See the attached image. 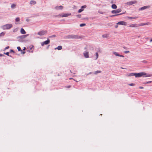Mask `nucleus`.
I'll return each instance as SVG.
<instances>
[{"mask_svg":"<svg viewBox=\"0 0 152 152\" xmlns=\"http://www.w3.org/2000/svg\"><path fill=\"white\" fill-rule=\"evenodd\" d=\"M135 76L136 77H139L144 76V77H150L152 76L151 74H147L144 72H142L137 73H135Z\"/></svg>","mask_w":152,"mask_h":152,"instance_id":"1","label":"nucleus"},{"mask_svg":"<svg viewBox=\"0 0 152 152\" xmlns=\"http://www.w3.org/2000/svg\"><path fill=\"white\" fill-rule=\"evenodd\" d=\"M12 26V25L11 24H8L3 26L2 28L3 30L9 29L11 28Z\"/></svg>","mask_w":152,"mask_h":152,"instance_id":"2","label":"nucleus"},{"mask_svg":"<svg viewBox=\"0 0 152 152\" xmlns=\"http://www.w3.org/2000/svg\"><path fill=\"white\" fill-rule=\"evenodd\" d=\"M67 38L69 39H79L80 37L78 36L73 34L67 36Z\"/></svg>","mask_w":152,"mask_h":152,"instance_id":"3","label":"nucleus"},{"mask_svg":"<svg viewBox=\"0 0 152 152\" xmlns=\"http://www.w3.org/2000/svg\"><path fill=\"white\" fill-rule=\"evenodd\" d=\"M47 33V31L46 30H42L39 31L38 33V34L40 36L43 35Z\"/></svg>","mask_w":152,"mask_h":152,"instance_id":"4","label":"nucleus"},{"mask_svg":"<svg viewBox=\"0 0 152 152\" xmlns=\"http://www.w3.org/2000/svg\"><path fill=\"white\" fill-rule=\"evenodd\" d=\"M121 11V9H118L116 10H113L111 12L113 14L117 13L120 12Z\"/></svg>","mask_w":152,"mask_h":152,"instance_id":"5","label":"nucleus"},{"mask_svg":"<svg viewBox=\"0 0 152 152\" xmlns=\"http://www.w3.org/2000/svg\"><path fill=\"white\" fill-rule=\"evenodd\" d=\"M50 42V39H48L47 40L41 43V45L42 46H43L45 45H47L49 44Z\"/></svg>","mask_w":152,"mask_h":152,"instance_id":"6","label":"nucleus"},{"mask_svg":"<svg viewBox=\"0 0 152 152\" xmlns=\"http://www.w3.org/2000/svg\"><path fill=\"white\" fill-rule=\"evenodd\" d=\"M117 24L126 26L127 25V23L124 21H120L117 23Z\"/></svg>","mask_w":152,"mask_h":152,"instance_id":"7","label":"nucleus"},{"mask_svg":"<svg viewBox=\"0 0 152 152\" xmlns=\"http://www.w3.org/2000/svg\"><path fill=\"white\" fill-rule=\"evenodd\" d=\"M83 55L86 58H88L89 57V53L87 51H85L83 53Z\"/></svg>","mask_w":152,"mask_h":152,"instance_id":"8","label":"nucleus"},{"mask_svg":"<svg viewBox=\"0 0 152 152\" xmlns=\"http://www.w3.org/2000/svg\"><path fill=\"white\" fill-rule=\"evenodd\" d=\"M137 3V1H131L128 2L127 3V4L129 5H131L134 4H135Z\"/></svg>","mask_w":152,"mask_h":152,"instance_id":"9","label":"nucleus"},{"mask_svg":"<svg viewBox=\"0 0 152 152\" xmlns=\"http://www.w3.org/2000/svg\"><path fill=\"white\" fill-rule=\"evenodd\" d=\"M138 26V25L137 24H133L129 25V27H137Z\"/></svg>","mask_w":152,"mask_h":152,"instance_id":"10","label":"nucleus"},{"mask_svg":"<svg viewBox=\"0 0 152 152\" xmlns=\"http://www.w3.org/2000/svg\"><path fill=\"white\" fill-rule=\"evenodd\" d=\"M55 8L57 10H61L63 8V7L62 6H56Z\"/></svg>","mask_w":152,"mask_h":152,"instance_id":"11","label":"nucleus"},{"mask_svg":"<svg viewBox=\"0 0 152 152\" xmlns=\"http://www.w3.org/2000/svg\"><path fill=\"white\" fill-rule=\"evenodd\" d=\"M20 32L22 34H26V32L25 30L23 28L21 29Z\"/></svg>","mask_w":152,"mask_h":152,"instance_id":"12","label":"nucleus"},{"mask_svg":"<svg viewBox=\"0 0 152 152\" xmlns=\"http://www.w3.org/2000/svg\"><path fill=\"white\" fill-rule=\"evenodd\" d=\"M135 73H131L129 74L126 75V76L129 77L132 76H135Z\"/></svg>","mask_w":152,"mask_h":152,"instance_id":"13","label":"nucleus"},{"mask_svg":"<svg viewBox=\"0 0 152 152\" xmlns=\"http://www.w3.org/2000/svg\"><path fill=\"white\" fill-rule=\"evenodd\" d=\"M36 2L34 1H31L30 2V4H36Z\"/></svg>","mask_w":152,"mask_h":152,"instance_id":"14","label":"nucleus"},{"mask_svg":"<svg viewBox=\"0 0 152 152\" xmlns=\"http://www.w3.org/2000/svg\"><path fill=\"white\" fill-rule=\"evenodd\" d=\"M112 7L113 9H116L117 8V6L115 4H113L112 5Z\"/></svg>","mask_w":152,"mask_h":152,"instance_id":"15","label":"nucleus"},{"mask_svg":"<svg viewBox=\"0 0 152 152\" xmlns=\"http://www.w3.org/2000/svg\"><path fill=\"white\" fill-rule=\"evenodd\" d=\"M57 49L58 50H61L62 49V47L61 46H59L56 48H55V49Z\"/></svg>","mask_w":152,"mask_h":152,"instance_id":"16","label":"nucleus"},{"mask_svg":"<svg viewBox=\"0 0 152 152\" xmlns=\"http://www.w3.org/2000/svg\"><path fill=\"white\" fill-rule=\"evenodd\" d=\"M138 18L137 17H129L128 18L129 19H134L136 18Z\"/></svg>","mask_w":152,"mask_h":152,"instance_id":"17","label":"nucleus"},{"mask_svg":"<svg viewBox=\"0 0 152 152\" xmlns=\"http://www.w3.org/2000/svg\"><path fill=\"white\" fill-rule=\"evenodd\" d=\"M102 37L104 38H107V37H108L107 34H105L104 35H103L102 36Z\"/></svg>","mask_w":152,"mask_h":152,"instance_id":"18","label":"nucleus"},{"mask_svg":"<svg viewBox=\"0 0 152 152\" xmlns=\"http://www.w3.org/2000/svg\"><path fill=\"white\" fill-rule=\"evenodd\" d=\"M113 53L116 56H118L119 54H118L117 53L115 52H113Z\"/></svg>","mask_w":152,"mask_h":152,"instance_id":"19","label":"nucleus"},{"mask_svg":"<svg viewBox=\"0 0 152 152\" xmlns=\"http://www.w3.org/2000/svg\"><path fill=\"white\" fill-rule=\"evenodd\" d=\"M147 8V6H144V7H141V8H140V9L142 10H144L145 9H146V8Z\"/></svg>","mask_w":152,"mask_h":152,"instance_id":"20","label":"nucleus"},{"mask_svg":"<svg viewBox=\"0 0 152 152\" xmlns=\"http://www.w3.org/2000/svg\"><path fill=\"white\" fill-rule=\"evenodd\" d=\"M16 5L15 4H12L11 5V7L12 8H14L15 7Z\"/></svg>","mask_w":152,"mask_h":152,"instance_id":"21","label":"nucleus"},{"mask_svg":"<svg viewBox=\"0 0 152 152\" xmlns=\"http://www.w3.org/2000/svg\"><path fill=\"white\" fill-rule=\"evenodd\" d=\"M69 15L68 14H65L62 15V17H66L69 16Z\"/></svg>","mask_w":152,"mask_h":152,"instance_id":"22","label":"nucleus"},{"mask_svg":"<svg viewBox=\"0 0 152 152\" xmlns=\"http://www.w3.org/2000/svg\"><path fill=\"white\" fill-rule=\"evenodd\" d=\"M4 34H5L4 32H2L0 34V37L4 36Z\"/></svg>","mask_w":152,"mask_h":152,"instance_id":"23","label":"nucleus"},{"mask_svg":"<svg viewBox=\"0 0 152 152\" xmlns=\"http://www.w3.org/2000/svg\"><path fill=\"white\" fill-rule=\"evenodd\" d=\"M101 72V71H96L95 72V74H97L98 73H100Z\"/></svg>","mask_w":152,"mask_h":152,"instance_id":"24","label":"nucleus"},{"mask_svg":"<svg viewBox=\"0 0 152 152\" xmlns=\"http://www.w3.org/2000/svg\"><path fill=\"white\" fill-rule=\"evenodd\" d=\"M83 10L81 8V9H79L78 10V12L79 13L81 12L82 11H83Z\"/></svg>","mask_w":152,"mask_h":152,"instance_id":"25","label":"nucleus"},{"mask_svg":"<svg viewBox=\"0 0 152 152\" xmlns=\"http://www.w3.org/2000/svg\"><path fill=\"white\" fill-rule=\"evenodd\" d=\"M86 25V24L85 23H82L80 24V27H83V26H85Z\"/></svg>","mask_w":152,"mask_h":152,"instance_id":"26","label":"nucleus"},{"mask_svg":"<svg viewBox=\"0 0 152 152\" xmlns=\"http://www.w3.org/2000/svg\"><path fill=\"white\" fill-rule=\"evenodd\" d=\"M20 18H17L15 19V21L16 22H19L20 21Z\"/></svg>","mask_w":152,"mask_h":152,"instance_id":"27","label":"nucleus"},{"mask_svg":"<svg viewBox=\"0 0 152 152\" xmlns=\"http://www.w3.org/2000/svg\"><path fill=\"white\" fill-rule=\"evenodd\" d=\"M147 25V24H146V23H142L140 24V25L138 26H143L145 25Z\"/></svg>","mask_w":152,"mask_h":152,"instance_id":"28","label":"nucleus"},{"mask_svg":"<svg viewBox=\"0 0 152 152\" xmlns=\"http://www.w3.org/2000/svg\"><path fill=\"white\" fill-rule=\"evenodd\" d=\"M28 35V34H26L25 35L22 36V38H25L26 37H27Z\"/></svg>","mask_w":152,"mask_h":152,"instance_id":"29","label":"nucleus"},{"mask_svg":"<svg viewBox=\"0 0 152 152\" xmlns=\"http://www.w3.org/2000/svg\"><path fill=\"white\" fill-rule=\"evenodd\" d=\"M17 48L19 51H20L21 50V48L20 47H18Z\"/></svg>","mask_w":152,"mask_h":152,"instance_id":"30","label":"nucleus"},{"mask_svg":"<svg viewBox=\"0 0 152 152\" xmlns=\"http://www.w3.org/2000/svg\"><path fill=\"white\" fill-rule=\"evenodd\" d=\"M86 5H84V6H82L81 7V8L83 9V8H86Z\"/></svg>","mask_w":152,"mask_h":152,"instance_id":"31","label":"nucleus"},{"mask_svg":"<svg viewBox=\"0 0 152 152\" xmlns=\"http://www.w3.org/2000/svg\"><path fill=\"white\" fill-rule=\"evenodd\" d=\"M96 59H97L98 58V53H96Z\"/></svg>","mask_w":152,"mask_h":152,"instance_id":"32","label":"nucleus"},{"mask_svg":"<svg viewBox=\"0 0 152 152\" xmlns=\"http://www.w3.org/2000/svg\"><path fill=\"white\" fill-rule=\"evenodd\" d=\"M9 52H7L6 53H4V54H5L8 56H9Z\"/></svg>","mask_w":152,"mask_h":152,"instance_id":"33","label":"nucleus"},{"mask_svg":"<svg viewBox=\"0 0 152 152\" xmlns=\"http://www.w3.org/2000/svg\"><path fill=\"white\" fill-rule=\"evenodd\" d=\"M124 53H129V51H124Z\"/></svg>","mask_w":152,"mask_h":152,"instance_id":"34","label":"nucleus"},{"mask_svg":"<svg viewBox=\"0 0 152 152\" xmlns=\"http://www.w3.org/2000/svg\"><path fill=\"white\" fill-rule=\"evenodd\" d=\"M77 17L78 18H81V15H77Z\"/></svg>","mask_w":152,"mask_h":152,"instance_id":"35","label":"nucleus"},{"mask_svg":"<svg viewBox=\"0 0 152 152\" xmlns=\"http://www.w3.org/2000/svg\"><path fill=\"white\" fill-rule=\"evenodd\" d=\"M9 48V46H7V47H6L4 49V50H6V49H8Z\"/></svg>","mask_w":152,"mask_h":152,"instance_id":"36","label":"nucleus"},{"mask_svg":"<svg viewBox=\"0 0 152 152\" xmlns=\"http://www.w3.org/2000/svg\"><path fill=\"white\" fill-rule=\"evenodd\" d=\"M129 85L130 86H134L135 85L134 84H133V83L129 84Z\"/></svg>","mask_w":152,"mask_h":152,"instance_id":"37","label":"nucleus"},{"mask_svg":"<svg viewBox=\"0 0 152 152\" xmlns=\"http://www.w3.org/2000/svg\"><path fill=\"white\" fill-rule=\"evenodd\" d=\"M118 14V15H113L112 16H116L118 15H120L121 14Z\"/></svg>","mask_w":152,"mask_h":152,"instance_id":"38","label":"nucleus"},{"mask_svg":"<svg viewBox=\"0 0 152 152\" xmlns=\"http://www.w3.org/2000/svg\"><path fill=\"white\" fill-rule=\"evenodd\" d=\"M151 81H148V82H147L146 83H147V84L150 83H151Z\"/></svg>","mask_w":152,"mask_h":152,"instance_id":"39","label":"nucleus"},{"mask_svg":"<svg viewBox=\"0 0 152 152\" xmlns=\"http://www.w3.org/2000/svg\"><path fill=\"white\" fill-rule=\"evenodd\" d=\"M120 56V57H124V56H123V55H119V56Z\"/></svg>","mask_w":152,"mask_h":152,"instance_id":"40","label":"nucleus"},{"mask_svg":"<svg viewBox=\"0 0 152 152\" xmlns=\"http://www.w3.org/2000/svg\"><path fill=\"white\" fill-rule=\"evenodd\" d=\"M56 37V36L55 35H53L50 37Z\"/></svg>","mask_w":152,"mask_h":152,"instance_id":"41","label":"nucleus"},{"mask_svg":"<svg viewBox=\"0 0 152 152\" xmlns=\"http://www.w3.org/2000/svg\"><path fill=\"white\" fill-rule=\"evenodd\" d=\"M10 52H13V53H14V51H13V50H10Z\"/></svg>","mask_w":152,"mask_h":152,"instance_id":"42","label":"nucleus"},{"mask_svg":"<svg viewBox=\"0 0 152 152\" xmlns=\"http://www.w3.org/2000/svg\"><path fill=\"white\" fill-rule=\"evenodd\" d=\"M70 87H71V86H67L66 87L67 88H69Z\"/></svg>","mask_w":152,"mask_h":152,"instance_id":"43","label":"nucleus"},{"mask_svg":"<svg viewBox=\"0 0 152 152\" xmlns=\"http://www.w3.org/2000/svg\"><path fill=\"white\" fill-rule=\"evenodd\" d=\"M139 88L140 89H143V87H142V86H140V87H139Z\"/></svg>","mask_w":152,"mask_h":152,"instance_id":"44","label":"nucleus"},{"mask_svg":"<svg viewBox=\"0 0 152 152\" xmlns=\"http://www.w3.org/2000/svg\"><path fill=\"white\" fill-rule=\"evenodd\" d=\"M123 48H124V49H127V48H126V47H123Z\"/></svg>","mask_w":152,"mask_h":152,"instance_id":"45","label":"nucleus"},{"mask_svg":"<svg viewBox=\"0 0 152 152\" xmlns=\"http://www.w3.org/2000/svg\"><path fill=\"white\" fill-rule=\"evenodd\" d=\"M150 42H152V39H151L150 40Z\"/></svg>","mask_w":152,"mask_h":152,"instance_id":"46","label":"nucleus"},{"mask_svg":"<svg viewBox=\"0 0 152 152\" xmlns=\"http://www.w3.org/2000/svg\"><path fill=\"white\" fill-rule=\"evenodd\" d=\"M26 20L27 21H29V20L28 19H26Z\"/></svg>","mask_w":152,"mask_h":152,"instance_id":"47","label":"nucleus"},{"mask_svg":"<svg viewBox=\"0 0 152 152\" xmlns=\"http://www.w3.org/2000/svg\"><path fill=\"white\" fill-rule=\"evenodd\" d=\"M115 27L116 28H117V27H118V26L117 25V26H115Z\"/></svg>","mask_w":152,"mask_h":152,"instance_id":"48","label":"nucleus"},{"mask_svg":"<svg viewBox=\"0 0 152 152\" xmlns=\"http://www.w3.org/2000/svg\"><path fill=\"white\" fill-rule=\"evenodd\" d=\"M69 79L70 80H71V79H72V78H69Z\"/></svg>","mask_w":152,"mask_h":152,"instance_id":"49","label":"nucleus"},{"mask_svg":"<svg viewBox=\"0 0 152 152\" xmlns=\"http://www.w3.org/2000/svg\"><path fill=\"white\" fill-rule=\"evenodd\" d=\"M2 55L1 54H0V56H2Z\"/></svg>","mask_w":152,"mask_h":152,"instance_id":"50","label":"nucleus"},{"mask_svg":"<svg viewBox=\"0 0 152 152\" xmlns=\"http://www.w3.org/2000/svg\"><path fill=\"white\" fill-rule=\"evenodd\" d=\"M23 53H25V52H23Z\"/></svg>","mask_w":152,"mask_h":152,"instance_id":"51","label":"nucleus"},{"mask_svg":"<svg viewBox=\"0 0 152 152\" xmlns=\"http://www.w3.org/2000/svg\"><path fill=\"white\" fill-rule=\"evenodd\" d=\"M121 68L122 69H123V68H122V67H121Z\"/></svg>","mask_w":152,"mask_h":152,"instance_id":"52","label":"nucleus"}]
</instances>
